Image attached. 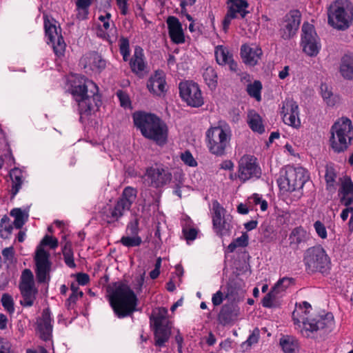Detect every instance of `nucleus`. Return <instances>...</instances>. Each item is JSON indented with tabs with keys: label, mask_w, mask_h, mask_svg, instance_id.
I'll return each mask as SVG.
<instances>
[{
	"label": "nucleus",
	"mask_w": 353,
	"mask_h": 353,
	"mask_svg": "<svg viewBox=\"0 0 353 353\" xmlns=\"http://www.w3.org/2000/svg\"><path fill=\"white\" fill-rule=\"evenodd\" d=\"M34 260L36 265L35 274L39 283L48 284L50 281L52 262L50 253L41 246L37 248Z\"/></svg>",
	"instance_id": "nucleus-13"
},
{
	"label": "nucleus",
	"mask_w": 353,
	"mask_h": 353,
	"mask_svg": "<svg viewBox=\"0 0 353 353\" xmlns=\"http://www.w3.org/2000/svg\"><path fill=\"white\" fill-rule=\"evenodd\" d=\"M328 23L335 29H347L353 21V4L347 0H336L329 7Z\"/></svg>",
	"instance_id": "nucleus-6"
},
{
	"label": "nucleus",
	"mask_w": 353,
	"mask_h": 353,
	"mask_svg": "<svg viewBox=\"0 0 353 353\" xmlns=\"http://www.w3.org/2000/svg\"><path fill=\"white\" fill-rule=\"evenodd\" d=\"M2 156L4 159V161L7 167H11L14 164V159L10 150H8Z\"/></svg>",
	"instance_id": "nucleus-60"
},
{
	"label": "nucleus",
	"mask_w": 353,
	"mask_h": 353,
	"mask_svg": "<svg viewBox=\"0 0 353 353\" xmlns=\"http://www.w3.org/2000/svg\"><path fill=\"white\" fill-rule=\"evenodd\" d=\"M280 345L285 353H293L298 347L297 341L291 336H284L280 339Z\"/></svg>",
	"instance_id": "nucleus-38"
},
{
	"label": "nucleus",
	"mask_w": 353,
	"mask_h": 353,
	"mask_svg": "<svg viewBox=\"0 0 353 353\" xmlns=\"http://www.w3.org/2000/svg\"><path fill=\"white\" fill-rule=\"evenodd\" d=\"M241 54L246 63L250 65H254L259 60L262 54V50L256 46L250 47L247 45H243L241 48Z\"/></svg>",
	"instance_id": "nucleus-32"
},
{
	"label": "nucleus",
	"mask_w": 353,
	"mask_h": 353,
	"mask_svg": "<svg viewBox=\"0 0 353 353\" xmlns=\"http://www.w3.org/2000/svg\"><path fill=\"white\" fill-rule=\"evenodd\" d=\"M294 284V279L283 277L279 279L262 300L263 306L265 307H274L278 304V299L291 285Z\"/></svg>",
	"instance_id": "nucleus-20"
},
{
	"label": "nucleus",
	"mask_w": 353,
	"mask_h": 353,
	"mask_svg": "<svg viewBox=\"0 0 353 353\" xmlns=\"http://www.w3.org/2000/svg\"><path fill=\"white\" fill-rule=\"evenodd\" d=\"M127 230L128 232V234L132 236H139V221L137 219H135L134 221L130 222L128 225Z\"/></svg>",
	"instance_id": "nucleus-54"
},
{
	"label": "nucleus",
	"mask_w": 353,
	"mask_h": 353,
	"mask_svg": "<svg viewBox=\"0 0 353 353\" xmlns=\"http://www.w3.org/2000/svg\"><path fill=\"white\" fill-rule=\"evenodd\" d=\"M203 79L208 86L214 90L217 85V74L212 67H208L205 69L203 74Z\"/></svg>",
	"instance_id": "nucleus-39"
},
{
	"label": "nucleus",
	"mask_w": 353,
	"mask_h": 353,
	"mask_svg": "<svg viewBox=\"0 0 353 353\" xmlns=\"http://www.w3.org/2000/svg\"><path fill=\"white\" fill-rule=\"evenodd\" d=\"M10 215L14 217V225L17 229H21L26 221L28 215L24 214L20 208H14L10 212Z\"/></svg>",
	"instance_id": "nucleus-40"
},
{
	"label": "nucleus",
	"mask_w": 353,
	"mask_h": 353,
	"mask_svg": "<svg viewBox=\"0 0 353 353\" xmlns=\"http://www.w3.org/2000/svg\"><path fill=\"white\" fill-rule=\"evenodd\" d=\"M261 89V83L259 81H255L253 83L248 85L247 91L251 97L255 98L257 101H260Z\"/></svg>",
	"instance_id": "nucleus-42"
},
{
	"label": "nucleus",
	"mask_w": 353,
	"mask_h": 353,
	"mask_svg": "<svg viewBox=\"0 0 353 353\" xmlns=\"http://www.w3.org/2000/svg\"><path fill=\"white\" fill-rule=\"evenodd\" d=\"M336 172L332 165H327L325 167V179L327 184V189L334 188L336 179Z\"/></svg>",
	"instance_id": "nucleus-41"
},
{
	"label": "nucleus",
	"mask_w": 353,
	"mask_h": 353,
	"mask_svg": "<svg viewBox=\"0 0 353 353\" xmlns=\"http://www.w3.org/2000/svg\"><path fill=\"white\" fill-rule=\"evenodd\" d=\"M14 249L12 247L6 248L3 250L2 255L7 260H12L14 256Z\"/></svg>",
	"instance_id": "nucleus-62"
},
{
	"label": "nucleus",
	"mask_w": 353,
	"mask_h": 353,
	"mask_svg": "<svg viewBox=\"0 0 353 353\" xmlns=\"http://www.w3.org/2000/svg\"><path fill=\"white\" fill-rule=\"evenodd\" d=\"M181 160L188 165L194 167L197 165L196 161L194 159L192 154L189 151H185L181 155Z\"/></svg>",
	"instance_id": "nucleus-53"
},
{
	"label": "nucleus",
	"mask_w": 353,
	"mask_h": 353,
	"mask_svg": "<svg viewBox=\"0 0 353 353\" xmlns=\"http://www.w3.org/2000/svg\"><path fill=\"white\" fill-rule=\"evenodd\" d=\"M304 262L312 272H325L330 269V258L321 245L308 248L304 254Z\"/></svg>",
	"instance_id": "nucleus-10"
},
{
	"label": "nucleus",
	"mask_w": 353,
	"mask_h": 353,
	"mask_svg": "<svg viewBox=\"0 0 353 353\" xmlns=\"http://www.w3.org/2000/svg\"><path fill=\"white\" fill-rule=\"evenodd\" d=\"M183 232L185 239L188 241H192L196 237L197 231L194 228L184 229Z\"/></svg>",
	"instance_id": "nucleus-56"
},
{
	"label": "nucleus",
	"mask_w": 353,
	"mask_h": 353,
	"mask_svg": "<svg viewBox=\"0 0 353 353\" xmlns=\"http://www.w3.org/2000/svg\"><path fill=\"white\" fill-rule=\"evenodd\" d=\"M98 87L91 80L81 77L74 81L72 87V94L78 104L80 120L89 116L101 103L97 94Z\"/></svg>",
	"instance_id": "nucleus-2"
},
{
	"label": "nucleus",
	"mask_w": 353,
	"mask_h": 353,
	"mask_svg": "<svg viewBox=\"0 0 353 353\" xmlns=\"http://www.w3.org/2000/svg\"><path fill=\"white\" fill-rule=\"evenodd\" d=\"M281 113L285 124L295 128L300 127L299 105L292 99H286L283 102Z\"/></svg>",
	"instance_id": "nucleus-24"
},
{
	"label": "nucleus",
	"mask_w": 353,
	"mask_h": 353,
	"mask_svg": "<svg viewBox=\"0 0 353 353\" xmlns=\"http://www.w3.org/2000/svg\"><path fill=\"white\" fill-rule=\"evenodd\" d=\"M239 314V308L229 304L222 306L218 315L219 323L223 325H226L233 323L236 320Z\"/></svg>",
	"instance_id": "nucleus-29"
},
{
	"label": "nucleus",
	"mask_w": 353,
	"mask_h": 353,
	"mask_svg": "<svg viewBox=\"0 0 353 353\" xmlns=\"http://www.w3.org/2000/svg\"><path fill=\"white\" fill-rule=\"evenodd\" d=\"M228 10L223 21V28L227 32L231 21L234 19H244L250 12L248 10L249 4L246 0H229Z\"/></svg>",
	"instance_id": "nucleus-18"
},
{
	"label": "nucleus",
	"mask_w": 353,
	"mask_h": 353,
	"mask_svg": "<svg viewBox=\"0 0 353 353\" xmlns=\"http://www.w3.org/2000/svg\"><path fill=\"white\" fill-rule=\"evenodd\" d=\"M179 94L182 99L192 107H200L203 104V98L197 83L184 81L179 84Z\"/></svg>",
	"instance_id": "nucleus-17"
},
{
	"label": "nucleus",
	"mask_w": 353,
	"mask_h": 353,
	"mask_svg": "<svg viewBox=\"0 0 353 353\" xmlns=\"http://www.w3.org/2000/svg\"><path fill=\"white\" fill-rule=\"evenodd\" d=\"M142 179L147 186L161 188L170 183L172 174L167 166L160 164L148 168Z\"/></svg>",
	"instance_id": "nucleus-11"
},
{
	"label": "nucleus",
	"mask_w": 353,
	"mask_h": 353,
	"mask_svg": "<svg viewBox=\"0 0 353 353\" xmlns=\"http://www.w3.org/2000/svg\"><path fill=\"white\" fill-rule=\"evenodd\" d=\"M231 132L228 128L214 127L206 132L207 146L209 151L217 156L221 157L225 154L226 149L230 146Z\"/></svg>",
	"instance_id": "nucleus-7"
},
{
	"label": "nucleus",
	"mask_w": 353,
	"mask_h": 353,
	"mask_svg": "<svg viewBox=\"0 0 353 353\" xmlns=\"http://www.w3.org/2000/svg\"><path fill=\"white\" fill-rule=\"evenodd\" d=\"M70 288L72 290V294L66 301V305L68 307H70L72 304H74L78 299L82 297L83 295V293L79 290V287L77 284L72 283Z\"/></svg>",
	"instance_id": "nucleus-43"
},
{
	"label": "nucleus",
	"mask_w": 353,
	"mask_h": 353,
	"mask_svg": "<svg viewBox=\"0 0 353 353\" xmlns=\"http://www.w3.org/2000/svg\"><path fill=\"white\" fill-rule=\"evenodd\" d=\"M214 54L216 61L219 65H229L231 70H235L236 64L234 62L232 55L229 53L228 50L223 46H218L215 48Z\"/></svg>",
	"instance_id": "nucleus-33"
},
{
	"label": "nucleus",
	"mask_w": 353,
	"mask_h": 353,
	"mask_svg": "<svg viewBox=\"0 0 353 353\" xmlns=\"http://www.w3.org/2000/svg\"><path fill=\"white\" fill-rule=\"evenodd\" d=\"M44 28L46 36L52 44L54 52L57 57L63 55L65 50V43L57 28L47 17H44Z\"/></svg>",
	"instance_id": "nucleus-19"
},
{
	"label": "nucleus",
	"mask_w": 353,
	"mask_h": 353,
	"mask_svg": "<svg viewBox=\"0 0 353 353\" xmlns=\"http://www.w3.org/2000/svg\"><path fill=\"white\" fill-rule=\"evenodd\" d=\"M112 15L106 12L105 15H100L99 20L102 23L99 25L97 31L98 37L107 41L110 44L114 43L118 37L117 29L114 21H111Z\"/></svg>",
	"instance_id": "nucleus-22"
},
{
	"label": "nucleus",
	"mask_w": 353,
	"mask_h": 353,
	"mask_svg": "<svg viewBox=\"0 0 353 353\" xmlns=\"http://www.w3.org/2000/svg\"><path fill=\"white\" fill-rule=\"evenodd\" d=\"M134 125L146 139L159 145L166 143L168 128L159 117L154 114L145 112H136L132 115Z\"/></svg>",
	"instance_id": "nucleus-4"
},
{
	"label": "nucleus",
	"mask_w": 353,
	"mask_h": 353,
	"mask_svg": "<svg viewBox=\"0 0 353 353\" xmlns=\"http://www.w3.org/2000/svg\"><path fill=\"white\" fill-rule=\"evenodd\" d=\"M339 195L341 204L346 206V211L353 216V206L351 205L353 203V183L350 178L342 182Z\"/></svg>",
	"instance_id": "nucleus-26"
},
{
	"label": "nucleus",
	"mask_w": 353,
	"mask_h": 353,
	"mask_svg": "<svg viewBox=\"0 0 353 353\" xmlns=\"http://www.w3.org/2000/svg\"><path fill=\"white\" fill-rule=\"evenodd\" d=\"M84 68H90L92 70H99L105 68V61L97 52H92L85 54L81 59Z\"/></svg>",
	"instance_id": "nucleus-30"
},
{
	"label": "nucleus",
	"mask_w": 353,
	"mask_h": 353,
	"mask_svg": "<svg viewBox=\"0 0 353 353\" xmlns=\"http://www.w3.org/2000/svg\"><path fill=\"white\" fill-rule=\"evenodd\" d=\"M248 118L249 126L254 132L262 134L265 131L262 119L259 114L256 113L254 111H250Z\"/></svg>",
	"instance_id": "nucleus-36"
},
{
	"label": "nucleus",
	"mask_w": 353,
	"mask_h": 353,
	"mask_svg": "<svg viewBox=\"0 0 353 353\" xmlns=\"http://www.w3.org/2000/svg\"><path fill=\"white\" fill-rule=\"evenodd\" d=\"M311 305L306 301L303 302L292 312V319L294 324L303 323L301 333L305 337H314V333L320 334L328 333L332 330L334 325V316L331 313L325 315H316L307 317Z\"/></svg>",
	"instance_id": "nucleus-1"
},
{
	"label": "nucleus",
	"mask_w": 353,
	"mask_h": 353,
	"mask_svg": "<svg viewBox=\"0 0 353 353\" xmlns=\"http://www.w3.org/2000/svg\"><path fill=\"white\" fill-rule=\"evenodd\" d=\"M166 314L167 310L162 308L156 316L150 317L151 326L154 331L155 345L160 347L168 341L171 333V326Z\"/></svg>",
	"instance_id": "nucleus-12"
},
{
	"label": "nucleus",
	"mask_w": 353,
	"mask_h": 353,
	"mask_svg": "<svg viewBox=\"0 0 353 353\" xmlns=\"http://www.w3.org/2000/svg\"><path fill=\"white\" fill-rule=\"evenodd\" d=\"M310 239V234L302 227L294 228L289 236L290 245L293 249H299Z\"/></svg>",
	"instance_id": "nucleus-31"
},
{
	"label": "nucleus",
	"mask_w": 353,
	"mask_h": 353,
	"mask_svg": "<svg viewBox=\"0 0 353 353\" xmlns=\"http://www.w3.org/2000/svg\"><path fill=\"white\" fill-rule=\"evenodd\" d=\"M308 179L307 172L303 168L288 166L285 168V174L278 179L277 183L281 190L294 192L301 189Z\"/></svg>",
	"instance_id": "nucleus-8"
},
{
	"label": "nucleus",
	"mask_w": 353,
	"mask_h": 353,
	"mask_svg": "<svg viewBox=\"0 0 353 353\" xmlns=\"http://www.w3.org/2000/svg\"><path fill=\"white\" fill-rule=\"evenodd\" d=\"M19 290L23 299L20 301L21 304L25 307H30L36 299L37 290L34 282V276L29 269H25L22 272Z\"/></svg>",
	"instance_id": "nucleus-14"
},
{
	"label": "nucleus",
	"mask_w": 353,
	"mask_h": 353,
	"mask_svg": "<svg viewBox=\"0 0 353 353\" xmlns=\"http://www.w3.org/2000/svg\"><path fill=\"white\" fill-rule=\"evenodd\" d=\"M117 95L119 99L120 104L122 107L125 108L130 107V100L128 94L126 92L122 90H118L117 92Z\"/></svg>",
	"instance_id": "nucleus-51"
},
{
	"label": "nucleus",
	"mask_w": 353,
	"mask_h": 353,
	"mask_svg": "<svg viewBox=\"0 0 353 353\" xmlns=\"http://www.w3.org/2000/svg\"><path fill=\"white\" fill-rule=\"evenodd\" d=\"M214 215L212 223L216 232L221 236L225 234L231 228V221L232 217L230 215H225V210L221 206L217 201L212 203Z\"/></svg>",
	"instance_id": "nucleus-21"
},
{
	"label": "nucleus",
	"mask_w": 353,
	"mask_h": 353,
	"mask_svg": "<svg viewBox=\"0 0 353 353\" xmlns=\"http://www.w3.org/2000/svg\"><path fill=\"white\" fill-rule=\"evenodd\" d=\"M11 345L6 339L0 337V353H10Z\"/></svg>",
	"instance_id": "nucleus-57"
},
{
	"label": "nucleus",
	"mask_w": 353,
	"mask_h": 353,
	"mask_svg": "<svg viewBox=\"0 0 353 353\" xmlns=\"http://www.w3.org/2000/svg\"><path fill=\"white\" fill-rule=\"evenodd\" d=\"M119 51L123 56V60L127 61L130 53L129 40L127 38L121 37L119 40Z\"/></svg>",
	"instance_id": "nucleus-44"
},
{
	"label": "nucleus",
	"mask_w": 353,
	"mask_h": 353,
	"mask_svg": "<svg viewBox=\"0 0 353 353\" xmlns=\"http://www.w3.org/2000/svg\"><path fill=\"white\" fill-rule=\"evenodd\" d=\"M77 281L79 284L85 285L89 281V276L85 273H79L77 275Z\"/></svg>",
	"instance_id": "nucleus-63"
},
{
	"label": "nucleus",
	"mask_w": 353,
	"mask_h": 353,
	"mask_svg": "<svg viewBox=\"0 0 353 353\" xmlns=\"http://www.w3.org/2000/svg\"><path fill=\"white\" fill-rule=\"evenodd\" d=\"M301 46L303 52L310 57L316 56L321 48L314 27L308 23H304L302 26Z\"/></svg>",
	"instance_id": "nucleus-16"
},
{
	"label": "nucleus",
	"mask_w": 353,
	"mask_h": 353,
	"mask_svg": "<svg viewBox=\"0 0 353 353\" xmlns=\"http://www.w3.org/2000/svg\"><path fill=\"white\" fill-rule=\"evenodd\" d=\"M10 176L12 181V194L14 196L21 189L23 183V174L19 168H14L10 170Z\"/></svg>",
	"instance_id": "nucleus-37"
},
{
	"label": "nucleus",
	"mask_w": 353,
	"mask_h": 353,
	"mask_svg": "<svg viewBox=\"0 0 353 353\" xmlns=\"http://www.w3.org/2000/svg\"><path fill=\"white\" fill-rule=\"evenodd\" d=\"M130 65L132 71L137 74H141L144 70L145 63L141 48L137 47L134 49V54L130 61Z\"/></svg>",
	"instance_id": "nucleus-34"
},
{
	"label": "nucleus",
	"mask_w": 353,
	"mask_h": 353,
	"mask_svg": "<svg viewBox=\"0 0 353 353\" xmlns=\"http://www.w3.org/2000/svg\"><path fill=\"white\" fill-rule=\"evenodd\" d=\"M261 170L257 163V159L252 155L245 154L239 161L238 177L242 182L251 179L260 178Z\"/></svg>",
	"instance_id": "nucleus-15"
},
{
	"label": "nucleus",
	"mask_w": 353,
	"mask_h": 353,
	"mask_svg": "<svg viewBox=\"0 0 353 353\" xmlns=\"http://www.w3.org/2000/svg\"><path fill=\"white\" fill-rule=\"evenodd\" d=\"M259 330L258 328H255L252 333L249 336L245 343H247L248 346H251L252 345L256 343L259 339Z\"/></svg>",
	"instance_id": "nucleus-55"
},
{
	"label": "nucleus",
	"mask_w": 353,
	"mask_h": 353,
	"mask_svg": "<svg viewBox=\"0 0 353 353\" xmlns=\"http://www.w3.org/2000/svg\"><path fill=\"white\" fill-rule=\"evenodd\" d=\"M330 143L332 149L336 153L345 151L353 139V125L350 119L342 117L331 127Z\"/></svg>",
	"instance_id": "nucleus-5"
},
{
	"label": "nucleus",
	"mask_w": 353,
	"mask_h": 353,
	"mask_svg": "<svg viewBox=\"0 0 353 353\" xmlns=\"http://www.w3.org/2000/svg\"><path fill=\"white\" fill-rule=\"evenodd\" d=\"M63 258H64V261L65 263V264L71 268H74L76 267V264L74 261V259H73V254H66L63 256Z\"/></svg>",
	"instance_id": "nucleus-64"
},
{
	"label": "nucleus",
	"mask_w": 353,
	"mask_h": 353,
	"mask_svg": "<svg viewBox=\"0 0 353 353\" xmlns=\"http://www.w3.org/2000/svg\"><path fill=\"white\" fill-rule=\"evenodd\" d=\"M117 5L120 9L121 14L123 15H126L128 12V0H116Z\"/></svg>",
	"instance_id": "nucleus-61"
},
{
	"label": "nucleus",
	"mask_w": 353,
	"mask_h": 353,
	"mask_svg": "<svg viewBox=\"0 0 353 353\" xmlns=\"http://www.w3.org/2000/svg\"><path fill=\"white\" fill-rule=\"evenodd\" d=\"M166 22L171 40L174 43H183L185 42V37L182 25L179 20L176 17L170 16L167 19Z\"/></svg>",
	"instance_id": "nucleus-27"
},
{
	"label": "nucleus",
	"mask_w": 353,
	"mask_h": 353,
	"mask_svg": "<svg viewBox=\"0 0 353 353\" xmlns=\"http://www.w3.org/2000/svg\"><path fill=\"white\" fill-rule=\"evenodd\" d=\"M238 247H245L248 244V235L243 233L240 237L236 238L234 241Z\"/></svg>",
	"instance_id": "nucleus-59"
},
{
	"label": "nucleus",
	"mask_w": 353,
	"mask_h": 353,
	"mask_svg": "<svg viewBox=\"0 0 353 353\" xmlns=\"http://www.w3.org/2000/svg\"><path fill=\"white\" fill-rule=\"evenodd\" d=\"M147 87L154 94L161 96L164 94L166 92V82L163 72H156L148 80Z\"/></svg>",
	"instance_id": "nucleus-28"
},
{
	"label": "nucleus",
	"mask_w": 353,
	"mask_h": 353,
	"mask_svg": "<svg viewBox=\"0 0 353 353\" xmlns=\"http://www.w3.org/2000/svg\"><path fill=\"white\" fill-rule=\"evenodd\" d=\"M223 301V294L221 291L219 290L213 294L212 297V302L214 306L220 305Z\"/></svg>",
	"instance_id": "nucleus-58"
},
{
	"label": "nucleus",
	"mask_w": 353,
	"mask_h": 353,
	"mask_svg": "<svg viewBox=\"0 0 353 353\" xmlns=\"http://www.w3.org/2000/svg\"><path fill=\"white\" fill-rule=\"evenodd\" d=\"M2 305L10 314L14 312V301L12 297L8 294H3L1 299Z\"/></svg>",
	"instance_id": "nucleus-46"
},
{
	"label": "nucleus",
	"mask_w": 353,
	"mask_h": 353,
	"mask_svg": "<svg viewBox=\"0 0 353 353\" xmlns=\"http://www.w3.org/2000/svg\"><path fill=\"white\" fill-rule=\"evenodd\" d=\"M12 226L10 223V219L7 215H4L0 221V234L1 237H4L3 231H5L8 234L12 232Z\"/></svg>",
	"instance_id": "nucleus-47"
},
{
	"label": "nucleus",
	"mask_w": 353,
	"mask_h": 353,
	"mask_svg": "<svg viewBox=\"0 0 353 353\" xmlns=\"http://www.w3.org/2000/svg\"><path fill=\"white\" fill-rule=\"evenodd\" d=\"M92 3V0H77L76 5L77 10L83 11V16L81 17L82 19L87 18L88 14V8Z\"/></svg>",
	"instance_id": "nucleus-48"
},
{
	"label": "nucleus",
	"mask_w": 353,
	"mask_h": 353,
	"mask_svg": "<svg viewBox=\"0 0 353 353\" xmlns=\"http://www.w3.org/2000/svg\"><path fill=\"white\" fill-rule=\"evenodd\" d=\"M109 301L114 312L119 318H124L136 311L137 298L130 288L122 283H114L108 288Z\"/></svg>",
	"instance_id": "nucleus-3"
},
{
	"label": "nucleus",
	"mask_w": 353,
	"mask_h": 353,
	"mask_svg": "<svg viewBox=\"0 0 353 353\" xmlns=\"http://www.w3.org/2000/svg\"><path fill=\"white\" fill-rule=\"evenodd\" d=\"M142 242L141 238L139 236H123L121 239V243L126 247H136L141 245Z\"/></svg>",
	"instance_id": "nucleus-45"
},
{
	"label": "nucleus",
	"mask_w": 353,
	"mask_h": 353,
	"mask_svg": "<svg viewBox=\"0 0 353 353\" xmlns=\"http://www.w3.org/2000/svg\"><path fill=\"white\" fill-rule=\"evenodd\" d=\"M137 194V191L135 188L130 186L125 187L114 205L109 208L106 214L107 218L110 219L108 222L118 221L126 212L129 211L136 200Z\"/></svg>",
	"instance_id": "nucleus-9"
},
{
	"label": "nucleus",
	"mask_w": 353,
	"mask_h": 353,
	"mask_svg": "<svg viewBox=\"0 0 353 353\" xmlns=\"http://www.w3.org/2000/svg\"><path fill=\"white\" fill-rule=\"evenodd\" d=\"M340 73L346 79H353V57L345 55L342 57Z\"/></svg>",
	"instance_id": "nucleus-35"
},
{
	"label": "nucleus",
	"mask_w": 353,
	"mask_h": 353,
	"mask_svg": "<svg viewBox=\"0 0 353 353\" xmlns=\"http://www.w3.org/2000/svg\"><path fill=\"white\" fill-rule=\"evenodd\" d=\"M314 228L315 229V231L317 234V235L323 239H325L327 238V230H326V228H325V226L324 225V224L320 221H316L314 222Z\"/></svg>",
	"instance_id": "nucleus-50"
},
{
	"label": "nucleus",
	"mask_w": 353,
	"mask_h": 353,
	"mask_svg": "<svg viewBox=\"0 0 353 353\" xmlns=\"http://www.w3.org/2000/svg\"><path fill=\"white\" fill-rule=\"evenodd\" d=\"M52 319L50 316L49 308L43 310L41 316L37 320V332L40 338L43 341H48L52 336Z\"/></svg>",
	"instance_id": "nucleus-25"
},
{
	"label": "nucleus",
	"mask_w": 353,
	"mask_h": 353,
	"mask_svg": "<svg viewBox=\"0 0 353 353\" xmlns=\"http://www.w3.org/2000/svg\"><path fill=\"white\" fill-rule=\"evenodd\" d=\"M301 23V13L299 10H291L288 13L281 25L279 30L281 37L285 39H290L293 37L299 27Z\"/></svg>",
	"instance_id": "nucleus-23"
},
{
	"label": "nucleus",
	"mask_w": 353,
	"mask_h": 353,
	"mask_svg": "<svg viewBox=\"0 0 353 353\" xmlns=\"http://www.w3.org/2000/svg\"><path fill=\"white\" fill-rule=\"evenodd\" d=\"M321 91L322 97L328 105H333L334 101L331 99L332 96V91L329 89L328 86L326 84H321Z\"/></svg>",
	"instance_id": "nucleus-49"
},
{
	"label": "nucleus",
	"mask_w": 353,
	"mask_h": 353,
	"mask_svg": "<svg viewBox=\"0 0 353 353\" xmlns=\"http://www.w3.org/2000/svg\"><path fill=\"white\" fill-rule=\"evenodd\" d=\"M42 245H49L50 248L54 249L58 246V240L54 237L46 235L39 246L43 248Z\"/></svg>",
	"instance_id": "nucleus-52"
}]
</instances>
